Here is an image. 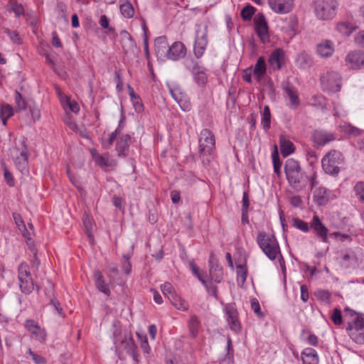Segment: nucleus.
Returning <instances> with one entry per match:
<instances>
[{
    "label": "nucleus",
    "mask_w": 364,
    "mask_h": 364,
    "mask_svg": "<svg viewBox=\"0 0 364 364\" xmlns=\"http://www.w3.org/2000/svg\"><path fill=\"white\" fill-rule=\"evenodd\" d=\"M130 144L131 136L129 134H124L117 140L115 149L119 157L124 158L128 156Z\"/></svg>",
    "instance_id": "obj_19"
},
{
    "label": "nucleus",
    "mask_w": 364,
    "mask_h": 364,
    "mask_svg": "<svg viewBox=\"0 0 364 364\" xmlns=\"http://www.w3.org/2000/svg\"><path fill=\"white\" fill-rule=\"evenodd\" d=\"M91 153L95 161L100 168H107L116 164L114 161L110 159V155L108 153L99 154L95 150L92 151Z\"/></svg>",
    "instance_id": "obj_23"
},
{
    "label": "nucleus",
    "mask_w": 364,
    "mask_h": 364,
    "mask_svg": "<svg viewBox=\"0 0 364 364\" xmlns=\"http://www.w3.org/2000/svg\"><path fill=\"white\" fill-rule=\"evenodd\" d=\"M25 326L29 332H31L32 331H37L39 327V326L31 319L26 320Z\"/></svg>",
    "instance_id": "obj_63"
},
{
    "label": "nucleus",
    "mask_w": 364,
    "mask_h": 364,
    "mask_svg": "<svg viewBox=\"0 0 364 364\" xmlns=\"http://www.w3.org/2000/svg\"><path fill=\"white\" fill-rule=\"evenodd\" d=\"M199 326L200 321L198 320V317L196 316H191L188 321V327L193 337H195L197 335Z\"/></svg>",
    "instance_id": "obj_43"
},
{
    "label": "nucleus",
    "mask_w": 364,
    "mask_h": 364,
    "mask_svg": "<svg viewBox=\"0 0 364 364\" xmlns=\"http://www.w3.org/2000/svg\"><path fill=\"white\" fill-rule=\"evenodd\" d=\"M24 18L26 21L29 23V25L35 29L38 26V20L36 16L33 13H26L24 14Z\"/></svg>",
    "instance_id": "obj_51"
},
{
    "label": "nucleus",
    "mask_w": 364,
    "mask_h": 364,
    "mask_svg": "<svg viewBox=\"0 0 364 364\" xmlns=\"http://www.w3.org/2000/svg\"><path fill=\"white\" fill-rule=\"evenodd\" d=\"M353 191L358 200L364 203V181H358L353 187Z\"/></svg>",
    "instance_id": "obj_42"
},
{
    "label": "nucleus",
    "mask_w": 364,
    "mask_h": 364,
    "mask_svg": "<svg viewBox=\"0 0 364 364\" xmlns=\"http://www.w3.org/2000/svg\"><path fill=\"white\" fill-rule=\"evenodd\" d=\"M354 43L358 47L364 49V30H361L355 34Z\"/></svg>",
    "instance_id": "obj_54"
},
{
    "label": "nucleus",
    "mask_w": 364,
    "mask_h": 364,
    "mask_svg": "<svg viewBox=\"0 0 364 364\" xmlns=\"http://www.w3.org/2000/svg\"><path fill=\"white\" fill-rule=\"evenodd\" d=\"M345 316L348 318L346 331L348 336L358 344H364V314L349 307L344 309Z\"/></svg>",
    "instance_id": "obj_2"
},
{
    "label": "nucleus",
    "mask_w": 364,
    "mask_h": 364,
    "mask_svg": "<svg viewBox=\"0 0 364 364\" xmlns=\"http://www.w3.org/2000/svg\"><path fill=\"white\" fill-rule=\"evenodd\" d=\"M353 23L350 21H341L336 25V30L343 36H349L356 29Z\"/></svg>",
    "instance_id": "obj_30"
},
{
    "label": "nucleus",
    "mask_w": 364,
    "mask_h": 364,
    "mask_svg": "<svg viewBox=\"0 0 364 364\" xmlns=\"http://www.w3.org/2000/svg\"><path fill=\"white\" fill-rule=\"evenodd\" d=\"M170 93L176 102L186 95V94L183 92L179 87H175L173 89H171Z\"/></svg>",
    "instance_id": "obj_52"
},
{
    "label": "nucleus",
    "mask_w": 364,
    "mask_h": 364,
    "mask_svg": "<svg viewBox=\"0 0 364 364\" xmlns=\"http://www.w3.org/2000/svg\"><path fill=\"white\" fill-rule=\"evenodd\" d=\"M257 242L262 252L270 260H274L278 254H280L279 245L274 235H269L264 232H259Z\"/></svg>",
    "instance_id": "obj_5"
},
{
    "label": "nucleus",
    "mask_w": 364,
    "mask_h": 364,
    "mask_svg": "<svg viewBox=\"0 0 364 364\" xmlns=\"http://www.w3.org/2000/svg\"><path fill=\"white\" fill-rule=\"evenodd\" d=\"M14 115V109L9 104L3 105L0 108V117L10 118Z\"/></svg>",
    "instance_id": "obj_46"
},
{
    "label": "nucleus",
    "mask_w": 364,
    "mask_h": 364,
    "mask_svg": "<svg viewBox=\"0 0 364 364\" xmlns=\"http://www.w3.org/2000/svg\"><path fill=\"white\" fill-rule=\"evenodd\" d=\"M167 38L165 36L157 37L154 41V49L157 58H166L168 49Z\"/></svg>",
    "instance_id": "obj_21"
},
{
    "label": "nucleus",
    "mask_w": 364,
    "mask_h": 364,
    "mask_svg": "<svg viewBox=\"0 0 364 364\" xmlns=\"http://www.w3.org/2000/svg\"><path fill=\"white\" fill-rule=\"evenodd\" d=\"M3 31L9 38L10 41L16 45L22 43V39L19 36V33L16 31L11 30L8 28H3Z\"/></svg>",
    "instance_id": "obj_38"
},
{
    "label": "nucleus",
    "mask_w": 364,
    "mask_h": 364,
    "mask_svg": "<svg viewBox=\"0 0 364 364\" xmlns=\"http://www.w3.org/2000/svg\"><path fill=\"white\" fill-rule=\"evenodd\" d=\"M331 319L335 325H341L343 323L341 311L338 308H335L331 315Z\"/></svg>",
    "instance_id": "obj_50"
},
{
    "label": "nucleus",
    "mask_w": 364,
    "mask_h": 364,
    "mask_svg": "<svg viewBox=\"0 0 364 364\" xmlns=\"http://www.w3.org/2000/svg\"><path fill=\"white\" fill-rule=\"evenodd\" d=\"M4 166V179L6 181L7 184L9 186H14V178L13 177L12 173L6 168L5 164H3Z\"/></svg>",
    "instance_id": "obj_56"
},
{
    "label": "nucleus",
    "mask_w": 364,
    "mask_h": 364,
    "mask_svg": "<svg viewBox=\"0 0 364 364\" xmlns=\"http://www.w3.org/2000/svg\"><path fill=\"white\" fill-rule=\"evenodd\" d=\"M314 294L317 299L321 301H327L331 297L329 291L323 289L316 291Z\"/></svg>",
    "instance_id": "obj_53"
},
{
    "label": "nucleus",
    "mask_w": 364,
    "mask_h": 364,
    "mask_svg": "<svg viewBox=\"0 0 364 364\" xmlns=\"http://www.w3.org/2000/svg\"><path fill=\"white\" fill-rule=\"evenodd\" d=\"M346 65L351 70L364 68V52L361 50L351 51L345 58Z\"/></svg>",
    "instance_id": "obj_11"
},
{
    "label": "nucleus",
    "mask_w": 364,
    "mask_h": 364,
    "mask_svg": "<svg viewBox=\"0 0 364 364\" xmlns=\"http://www.w3.org/2000/svg\"><path fill=\"white\" fill-rule=\"evenodd\" d=\"M223 270L222 269H217L213 274H210V279L217 283H220L223 279Z\"/></svg>",
    "instance_id": "obj_60"
},
{
    "label": "nucleus",
    "mask_w": 364,
    "mask_h": 364,
    "mask_svg": "<svg viewBox=\"0 0 364 364\" xmlns=\"http://www.w3.org/2000/svg\"><path fill=\"white\" fill-rule=\"evenodd\" d=\"M208 28L207 26L202 28L197 26L196 36L193 45L194 55L197 59H200L204 54L208 46Z\"/></svg>",
    "instance_id": "obj_9"
},
{
    "label": "nucleus",
    "mask_w": 364,
    "mask_h": 364,
    "mask_svg": "<svg viewBox=\"0 0 364 364\" xmlns=\"http://www.w3.org/2000/svg\"><path fill=\"white\" fill-rule=\"evenodd\" d=\"M113 342L116 348H122L127 353L131 354L134 358H135V351L136 346L134 343V339L130 333H125L123 336V338L119 340L117 337V332L115 331L113 334Z\"/></svg>",
    "instance_id": "obj_10"
},
{
    "label": "nucleus",
    "mask_w": 364,
    "mask_h": 364,
    "mask_svg": "<svg viewBox=\"0 0 364 364\" xmlns=\"http://www.w3.org/2000/svg\"><path fill=\"white\" fill-rule=\"evenodd\" d=\"M251 309L254 313L259 317L263 318L264 316V313L262 311L259 301L256 298H252L250 300Z\"/></svg>",
    "instance_id": "obj_48"
},
{
    "label": "nucleus",
    "mask_w": 364,
    "mask_h": 364,
    "mask_svg": "<svg viewBox=\"0 0 364 364\" xmlns=\"http://www.w3.org/2000/svg\"><path fill=\"white\" fill-rule=\"evenodd\" d=\"M220 364H235L234 355L231 353H226L224 358L220 361Z\"/></svg>",
    "instance_id": "obj_64"
},
{
    "label": "nucleus",
    "mask_w": 364,
    "mask_h": 364,
    "mask_svg": "<svg viewBox=\"0 0 364 364\" xmlns=\"http://www.w3.org/2000/svg\"><path fill=\"white\" fill-rule=\"evenodd\" d=\"M15 108L17 112H20L26 108V102L22 95L16 91L14 94Z\"/></svg>",
    "instance_id": "obj_39"
},
{
    "label": "nucleus",
    "mask_w": 364,
    "mask_h": 364,
    "mask_svg": "<svg viewBox=\"0 0 364 364\" xmlns=\"http://www.w3.org/2000/svg\"><path fill=\"white\" fill-rule=\"evenodd\" d=\"M9 12H13L16 18L24 16L25 10L23 5L16 0H9L7 5Z\"/></svg>",
    "instance_id": "obj_31"
},
{
    "label": "nucleus",
    "mask_w": 364,
    "mask_h": 364,
    "mask_svg": "<svg viewBox=\"0 0 364 364\" xmlns=\"http://www.w3.org/2000/svg\"><path fill=\"white\" fill-rule=\"evenodd\" d=\"M293 226L304 232H308L310 228V225H309L306 222L303 221L299 218H294Z\"/></svg>",
    "instance_id": "obj_47"
},
{
    "label": "nucleus",
    "mask_w": 364,
    "mask_h": 364,
    "mask_svg": "<svg viewBox=\"0 0 364 364\" xmlns=\"http://www.w3.org/2000/svg\"><path fill=\"white\" fill-rule=\"evenodd\" d=\"M183 64L185 68L191 73L196 70H198V68H200V67L202 65L200 62L196 60L193 58H186L183 60Z\"/></svg>",
    "instance_id": "obj_37"
},
{
    "label": "nucleus",
    "mask_w": 364,
    "mask_h": 364,
    "mask_svg": "<svg viewBox=\"0 0 364 364\" xmlns=\"http://www.w3.org/2000/svg\"><path fill=\"white\" fill-rule=\"evenodd\" d=\"M290 103L289 104V107L291 109H296L300 105V100L298 95L297 90L292 86H287L284 88Z\"/></svg>",
    "instance_id": "obj_26"
},
{
    "label": "nucleus",
    "mask_w": 364,
    "mask_h": 364,
    "mask_svg": "<svg viewBox=\"0 0 364 364\" xmlns=\"http://www.w3.org/2000/svg\"><path fill=\"white\" fill-rule=\"evenodd\" d=\"M120 12L124 17L127 18H132L134 14V8L129 2L120 5Z\"/></svg>",
    "instance_id": "obj_41"
},
{
    "label": "nucleus",
    "mask_w": 364,
    "mask_h": 364,
    "mask_svg": "<svg viewBox=\"0 0 364 364\" xmlns=\"http://www.w3.org/2000/svg\"><path fill=\"white\" fill-rule=\"evenodd\" d=\"M256 33L263 43L269 41V36L268 26L265 17L263 14H259L255 18Z\"/></svg>",
    "instance_id": "obj_16"
},
{
    "label": "nucleus",
    "mask_w": 364,
    "mask_h": 364,
    "mask_svg": "<svg viewBox=\"0 0 364 364\" xmlns=\"http://www.w3.org/2000/svg\"><path fill=\"white\" fill-rule=\"evenodd\" d=\"M336 198V196L333 191L325 187H318L314 191V201L319 206L326 205L329 201Z\"/></svg>",
    "instance_id": "obj_12"
},
{
    "label": "nucleus",
    "mask_w": 364,
    "mask_h": 364,
    "mask_svg": "<svg viewBox=\"0 0 364 364\" xmlns=\"http://www.w3.org/2000/svg\"><path fill=\"white\" fill-rule=\"evenodd\" d=\"M215 137L212 131L203 129L198 134V154L204 166H208L215 158Z\"/></svg>",
    "instance_id": "obj_3"
},
{
    "label": "nucleus",
    "mask_w": 364,
    "mask_h": 364,
    "mask_svg": "<svg viewBox=\"0 0 364 364\" xmlns=\"http://www.w3.org/2000/svg\"><path fill=\"white\" fill-rule=\"evenodd\" d=\"M255 8L250 4H247L241 11V16L244 21H250L255 13Z\"/></svg>",
    "instance_id": "obj_44"
},
{
    "label": "nucleus",
    "mask_w": 364,
    "mask_h": 364,
    "mask_svg": "<svg viewBox=\"0 0 364 364\" xmlns=\"http://www.w3.org/2000/svg\"><path fill=\"white\" fill-rule=\"evenodd\" d=\"M284 173L289 186L296 191H301L306 187L309 177L302 171L298 161L288 159L284 165Z\"/></svg>",
    "instance_id": "obj_1"
},
{
    "label": "nucleus",
    "mask_w": 364,
    "mask_h": 364,
    "mask_svg": "<svg viewBox=\"0 0 364 364\" xmlns=\"http://www.w3.org/2000/svg\"><path fill=\"white\" fill-rule=\"evenodd\" d=\"M171 304L178 310L187 311L188 309V302L183 299L181 296L177 294H172L171 296H168Z\"/></svg>",
    "instance_id": "obj_32"
},
{
    "label": "nucleus",
    "mask_w": 364,
    "mask_h": 364,
    "mask_svg": "<svg viewBox=\"0 0 364 364\" xmlns=\"http://www.w3.org/2000/svg\"><path fill=\"white\" fill-rule=\"evenodd\" d=\"M310 228L315 232L316 235L323 242H328V228L323 224L319 217L316 215L313 216L310 223Z\"/></svg>",
    "instance_id": "obj_14"
},
{
    "label": "nucleus",
    "mask_w": 364,
    "mask_h": 364,
    "mask_svg": "<svg viewBox=\"0 0 364 364\" xmlns=\"http://www.w3.org/2000/svg\"><path fill=\"white\" fill-rule=\"evenodd\" d=\"M336 139V136L333 132L323 129H316L312 135L313 141L318 146H325Z\"/></svg>",
    "instance_id": "obj_18"
},
{
    "label": "nucleus",
    "mask_w": 364,
    "mask_h": 364,
    "mask_svg": "<svg viewBox=\"0 0 364 364\" xmlns=\"http://www.w3.org/2000/svg\"><path fill=\"white\" fill-rule=\"evenodd\" d=\"M28 155L26 151H22L19 156H16L14 162L17 168L21 171L23 172L28 166Z\"/></svg>",
    "instance_id": "obj_33"
},
{
    "label": "nucleus",
    "mask_w": 364,
    "mask_h": 364,
    "mask_svg": "<svg viewBox=\"0 0 364 364\" xmlns=\"http://www.w3.org/2000/svg\"><path fill=\"white\" fill-rule=\"evenodd\" d=\"M322 89L328 92H337L341 89L342 77L336 71H328L321 77Z\"/></svg>",
    "instance_id": "obj_8"
},
{
    "label": "nucleus",
    "mask_w": 364,
    "mask_h": 364,
    "mask_svg": "<svg viewBox=\"0 0 364 364\" xmlns=\"http://www.w3.org/2000/svg\"><path fill=\"white\" fill-rule=\"evenodd\" d=\"M342 259L343 262H346L347 267L355 264L357 262L356 256L353 252L345 253L342 257Z\"/></svg>",
    "instance_id": "obj_45"
},
{
    "label": "nucleus",
    "mask_w": 364,
    "mask_h": 364,
    "mask_svg": "<svg viewBox=\"0 0 364 364\" xmlns=\"http://www.w3.org/2000/svg\"><path fill=\"white\" fill-rule=\"evenodd\" d=\"M161 289L164 294L167 295L169 294L168 296H171L172 294H175L173 293V288L171 283L166 282L161 286Z\"/></svg>",
    "instance_id": "obj_59"
},
{
    "label": "nucleus",
    "mask_w": 364,
    "mask_h": 364,
    "mask_svg": "<svg viewBox=\"0 0 364 364\" xmlns=\"http://www.w3.org/2000/svg\"><path fill=\"white\" fill-rule=\"evenodd\" d=\"M316 52L321 58H329L334 52L333 43L330 40H324L316 46Z\"/></svg>",
    "instance_id": "obj_22"
},
{
    "label": "nucleus",
    "mask_w": 364,
    "mask_h": 364,
    "mask_svg": "<svg viewBox=\"0 0 364 364\" xmlns=\"http://www.w3.org/2000/svg\"><path fill=\"white\" fill-rule=\"evenodd\" d=\"M291 205L295 208L301 207L302 205V200L299 196H293L289 198Z\"/></svg>",
    "instance_id": "obj_62"
},
{
    "label": "nucleus",
    "mask_w": 364,
    "mask_h": 364,
    "mask_svg": "<svg viewBox=\"0 0 364 364\" xmlns=\"http://www.w3.org/2000/svg\"><path fill=\"white\" fill-rule=\"evenodd\" d=\"M242 210L243 212V215L247 213V210L250 206V200H249V195L247 191L243 192L242 200Z\"/></svg>",
    "instance_id": "obj_57"
},
{
    "label": "nucleus",
    "mask_w": 364,
    "mask_h": 364,
    "mask_svg": "<svg viewBox=\"0 0 364 364\" xmlns=\"http://www.w3.org/2000/svg\"><path fill=\"white\" fill-rule=\"evenodd\" d=\"M269 64L273 70H280L284 63V53L282 49L277 48L270 54Z\"/></svg>",
    "instance_id": "obj_20"
},
{
    "label": "nucleus",
    "mask_w": 364,
    "mask_h": 364,
    "mask_svg": "<svg viewBox=\"0 0 364 364\" xmlns=\"http://www.w3.org/2000/svg\"><path fill=\"white\" fill-rule=\"evenodd\" d=\"M18 279L21 292L24 294H30L34 289L35 284L31 277L28 265L21 263L18 267Z\"/></svg>",
    "instance_id": "obj_7"
},
{
    "label": "nucleus",
    "mask_w": 364,
    "mask_h": 364,
    "mask_svg": "<svg viewBox=\"0 0 364 364\" xmlns=\"http://www.w3.org/2000/svg\"><path fill=\"white\" fill-rule=\"evenodd\" d=\"M272 162L274 166V171L278 176L281 174L282 162L280 161L279 156L277 152V146H274V150L272 153Z\"/></svg>",
    "instance_id": "obj_40"
},
{
    "label": "nucleus",
    "mask_w": 364,
    "mask_h": 364,
    "mask_svg": "<svg viewBox=\"0 0 364 364\" xmlns=\"http://www.w3.org/2000/svg\"><path fill=\"white\" fill-rule=\"evenodd\" d=\"M237 282L240 285H243L246 282L247 277V270L245 264H237L236 266Z\"/></svg>",
    "instance_id": "obj_36"
},
{
    "label": "nucleus",
    "mask_w": 364,
    "mask_h": 364,
    "mask_svg": "<svg viewBox=\"0 0 364 364\" xmlns=\"http://www.w3.org/2000/svg\"><path fill=\"white\" fill-rule=\"evenodd\" d=\"M177 103L180 106L181 109L185 112H188L191 111V109L192 108L191 101H190L188 97L187 96V95L186 96H184V97L179 100L177 102Z\"/></svg>",
    "instance_id": "obj_49"
},
{
    "label": "nucleus",
    "mask_w": 364,
    "mask_h": 364,
    "mask_svg": "<svg viewBox=\"0 0 364 364\" xmlns=\"http://www.w3.org/2000/svg\"><path fill=\"white\" fill-rule=\"evenodd\" d=\"M300 291H301V299L304 302H307L309 298V291L307 286L305 284H303L300 287Z\"/></svg>",
    "instance_id": "obj_61"
},
{
    "label": "nucleus",
    "mask_w": 364,
    "mask_h": 364,
    "mask_svg": "<svg viewBox=\"0 0 364 364\" xmlns=\"http://www.w3.org/2000/svg\"><path fill=\"white\" fill-rule=\"evenodd\" d=\"M279 146L281 153L284 157L294 152L295 148L294 144L284 135L279 136Z\"/></svg>",
    "instance_id": "obj_28"
},
{
    "label": "nucleus",
    "mask_w": 364,
    "mask_h": 364,
    "mask_svg": "<svg viewBox=\"0 0 364 364\" xmlns=\"http://www.w3.org/2000/svg\"><path fill=\"white\" fill-rule=\"evenodd\" d=\"M209 272L210 274H213L215 272H217V269H221L218 265V260L214 257V255L213 253L210 254V259H209Z\"/></svg>",
    "instance_id": "obj_55"
},
{
    "label": "nucleus",
    "mask_w": 364,
    "mask_h": 364,
    "mask_svg": "<svg viewBox=\"0 0 364 364\" xmlns=\"http://www.w3.org/2000/svg\"><path fill=\"white\" fill-rule=\"evenodd\" d=\"M303 364H318V355L315 349L306 348L301 354Z\"/></svg>",
    "instance_id": "obj_25"
},
{
    "label": "nucleus",
    "mask_w": 364,
    "mask_h": 364,
    "mask_svg": "<svg viewBox=\"0 0 364 364\" xmlns=\"http://www.w3.org/2000/svg\"><path fill=\"white\" fill-rule=\"evenodd\" d=\"M186 52L185 45L181 41H176L169 46L166 58L172 61H178L186 56Z\"/></svg>",
    "instance_id": "obj_13"
},
{
    "label": "nucleus",
    "mask_w": 364,
    "mask_h": 364,
    "mask_svg": "<svg viewBox=\"0 0 364 364\" xmlns=\"http://www.w3.org/2000/svg\"><path fill=\"white\" fill-rule=\"evenodd\" d=\"M267 73V65L264 57L258 58L254 68L252 75L259 82L262 80Z\"/></svg>",
    "instance_id": "obj_24"
},
{
    "label": "nucleus",
    "mask_w": 364,
    "mask_h": 364,
    "mask_svg": "<svg viewBox=\"0 0 364 364\" xmlns=\"http://www.w3.org/2000/svg\"><path fill=\"white\" fill-rule=\"evenodd\" d=\"M338 3L336 0H314V11L318 20L329 21L337 14Z\"/></svg>",
    "instance_id": "obj_4"
},
{
    "label": "nucleus",
    "mask_w": 364,
    "mask_h": 364,
    "mask_svg": "<svg viewBox=\"0 0 364 364\" xmlns=\"http://www.w3.org/2000/svg\"><path fill=\"white\" fill-rule=\"evenodd\" d=\"M137 336L141 338V348L143 350L144 353H149L150 346L149 345L146 336H144L141 337L139 333H137Z\"/></svg>",
    "instance_id": "obj_58"
},
{
    "label": "nucleus",
    "mask_w": 364,
    "mask_h": 364,
    "mask_svg": "<svg viewBox=\"0 0 364 364\" xmlns=\"http://www.w3.org/2000/svg\"><path fill=\"white\" fill-rule=\"evenodd\" d=\"M118 134L119 128H117L114 132L109 134L108 137L106 138L103 135L100 139L102 147L104 149H109L112 145L113 142L116 140Z\"/></svg>",
    "instance_id": "obj_35"
},
{
    "label": "nucleus",
    "mask_w": 364,
    "mask_h": 364,
    "mask_svg": "<svg viewBox=\"0 0 364 364\" xmlns=\"http://www.w3.org/2000/svg\"><path fill=\"white\" fill-rule=\"evenodd\" d=\"M225 311L230 329L235 333L240 331L241 325L238 320V312L237 309L232 305L228 304L225 307Z\"/></svg>",
    "instance_id": "obj_17"
},
{
    "label": "nucleus",
    "mask_w": 364,
    "mask_h": 364,
    "mask_svg": "<svg viewBox=\"0 0 364 364\" xmlns=\"http://www.w3.org/2000/svg\"><path fill=\"white\" fill-rule=\"evenodd\" d=\"M261 125L265 132H267L271 127V113L268 105L264 107L262 112Z\"/></svg>",
    "instance_id": "obj_34"
},
{
    "label": "nucleus",
    "mask_w": 364,
    "mask_h": 364,
    "mask_svg": "<svg viewBox=\"0 0 364 364\" xmlns=\"http://www.w3.org/2000/svg\"><path fill=\"white\" fill-rule=\"evenodd\" d=\"M343 161L342 154L336 150H331L321 160L322 168L325 173L336 176L340 171L339 165Z\"/></svg>",
    "instance_id": "obj_6"
},
{
    "label": "nucleus",
    "mask_w": 364,
    "mask_h": 364,
    "mask_svg": "<svg viewBox=\"0 0 364 364\" xmlns=\"http://www.w3.org/2000/svg\"><path fill=\"white\" fill-rule=\"evenodd\" d=\"M270 9L278 14L289 13L294 6V0H268Z\"/></svg>",
    "instance_id": "obj_15"
},
{
    "label": "nucleus",
    "mask_w": 364,
    "mask_h": 364,
    "mask_svg": "<svg viewBox=\"0 0 364 364\" xmlns=\"http://www.w3.org/2000/svg\"><path fill=\"white\" fill-rule=\"evenodd\" d=\"M94 277L95 279V286L97 289L109 296L110 294V290L108 285L105 282L103 276L100 270H96L94 272Z\"/></svg>",
    "instance_id": "obj_29"
},
{
    "label": "nucleus",
    "mask_w": 364,
    "mask_h": 364,
    "mask_svg": "<svg viewBox=\"0 0 364 364\" xmlns=\"http://www.w3.org/2000/svg\"><path fill=\"white\" fill-rule=\"evenodd\" d=\"M195 82L200 87L204 88L208 83L207 69L202 65L198 70L191 73Z\"/></svg>",
    "instance_id": "obj_27"
}]
</instances>
